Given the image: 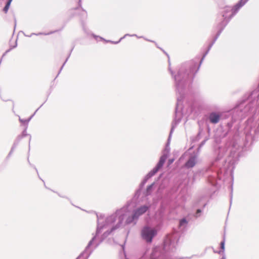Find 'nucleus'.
<instances>
[{"label": "nucleus", "mask_w": 259, "mask_h": 259, "mask_svg": "<svg viewBox=\"0 0 259 259\" xmlns=\"http://www.w3.org/2000/svg\"><path fill=\"white\" fill-rule=\"evenodd\" d=\"M157 234L155 229L145 227L142 231V236L147 242H151L153 237Z\"/></svg>", "instance_id": "nucleus-1"}, {"label": "nucleus", "mask_w": 259, "mask_h": 259, "mask_svg": "<svg viewBox=\"0 0 259 259\" xmlns=\"http://www.w3.org/2000/svg\"><path fill=\"white\" fill-rule=\"evenodd\" d=\"M148 209V207L146 206H143L136 210L134 214L131 217H129L126 220L127 223L129 224L132 223L134 220L137 219L141 215L144 213Z\"/></svg>", "instance_id": "nucleus-2"}, {"label": "nucleus", "mask_w": 259, "mask_h": 259, "mask_svg": "<svg viewBox=\"0 0 259 259\" xmlns=\"http://www.w3.org/2000/svg\"><path fill=\"white\" fill-rule=\"evenodd\" d=\"M196 156H191L189 160L186 162L185 164V166L187 168H191L195 166L196 164Z\"/></svg>", "instance_id": "nucleus-3"}, {"label": "nucleus", "mask_w": 259, "mask_h": 259, "mask_svg": "<svg viewBox=\"0 0 259 259\" xmlns=\"http://www.w3.org/2000/svg\"><path fill=\"white\" fill-rule=\"evenodd\" d=\"M221 115L219 113H211V123H217L220 119Z\"/></svg>", "instance_id": "nucleus-4"}, {"label": "nucleus", "mask_w": 259, "mask_h": 259, "mask_svg": "<svg viewBox=\"0 0 259 259\" xmlns=\"http://www.w3.org/2000/svg\"><path fill=\"white\" fill-rule=\"evenodd\" d=\"M165 161V157L162 156L160 158V160L157 165V170L161 167Z\"/></svg>", "instance_id": "nucleus-5"}, {"label": "nucleus", "mask_w": 259, "mask_h": 259, "mask_svg": "<svg viewBox=\"0 0 259 259\" xmlns=\"http://www.w3.org/2000/svg\"><path fill=\"white\" fill-rule=\"evenodd\" d=\"M13 0H9L6 4V5L5 6V7H4V11L5 13H7L9 9V7H10V6L11 5V2H12Z\"/></svg>", "instance_id": "nucleus-6"}, {"label": "nucleus", "mask_w": 259, "mask_h": 259, "mask_svg": "<svg viewBox=\"0 0 259 259\" xmlns=\"http://www.w3.org/2000/svg\"><path fill=\"white\" fill-rule=\"evenodd\" d=\"M248 0H241L238 4L236 5V7L239 8L244 5Z\"/></svg>", "instance_id": "nucleus-7"}, {"label": "nucleus", "mask_w": 259, "mask_h": 259, "mask_svg": "<svg viewBox=\"0 0 259 259\" xmlns=\"http://www.w3.org/2000/svg\"><path fill=\"white\" fill-rule=\"evenodd\" d=\"M187 223V220L185 219H183L180 222V226H182L184 224H186Z\"/></svg>", "instance_id": "nucleus-8"}, {"label": "nucleus", "mask_w": 259, "mask_h": 259, "mask_svg": "<svg viewBox=\"0 0 259 259\" xmlns=\"http://www.w3.org/2000/svg\"><path fill=\"white\" fill-rule=\"evenodd\" d=\"M224 245H225L224 241L221 242V248L222 249V250L224 249Z\"/></svg>", "instance_id": "nucleus-9"}, {"label": "nucleus", "mask_w": 259, "mask_h": 259, "mask_svg": "<svg viewBox=\"0 0 259 259\" xmlns=\"http://www.w3.org/2000/svg\"><path fill=\"white\" fill-rule=\"evenodd\" d=\"M200 212H201V210H200V209H197V212H196V217H197V216H198V215H197V214H198L199 213H200Z\"/></svg>", "instance_id": "nucleus-10"}]
</instances>
